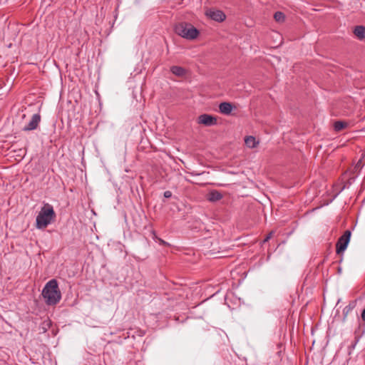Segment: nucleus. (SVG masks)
Returning <instances> with one entry per match:
<instances>
[{"mask_svg":"<svg viewBox=\"0 0 365 365\" xmlns=\"http://www.w3.org/2000/svg\"><path fill=\"white\" fill-rule=\"evenodd\" d=\"M41 295L47 305L57 304L61 299V292L56 279L49 280L44 286Z\"/></svg>","mask_w":365,"mask_h":365,"instance_id":"nucleus-1","label":"nucleus"},{"mask_svg":"<svg viewBox=\"0 0 365 365\" xmlns=\"http://www.w3.org/2000/svg\"><path fill=\"white\" fill-rule=\"evenodd\" d=\"M56 217V213L51 205L46 203L41 209L36 219V227L42 230L46 228Z\"/></svg>","mask_w":365,"mask_h":365,"instance_id":"nucleus-2","label":"nucleus"},{"mask_svg":"<svg viewBox=\"0 0 365 365\" xmlns=\"http://www.w3.org/2000/svg\"><path fill=\"white\" fill-rule=\"evenodd\" d=\"M175 33L188 40L195 39L199 35V31L192 24L186 22H180L175 26Z\"/></svg>","mask_w":365,"mask_h":365,"instance_id":"nucleus-3","label":"nucleus"},{"mask_svg":"<svg viewBox=\"0 0 365 365\" xmlns=\"http://www.w3.org/2000/svg\"><path fill=\"white\" fill-rule=\"evenodd\" d=\"M351 232L350 230H346L344 233L339 238L336 244V252L338 255H341L346 250L349 242Z\"/></svg>","mask_w":365,"mask_h":365,"instance_id":"nucleus-4","label":"nucleus"},{"mask_svg":"<svg viewBox=\"0 0 365 365\" xmlns=\"http://www.w3.org/2000/svg\"><path fill=\"white\" fill-rule=\"evenodd\" d=\"M205 14L211 19L217 22H222L226 19V15L221 10L210 9L206 11Z\"/></svg>","mask_w":365,"mask_h":365,"instance_id":"nucleus-5","label":"nucleus"},{"mask_svg":"<svg viewBox=\"0 0 365 365\" xmlns=\"http://www.w3.org/2000/svg\"><path fill=\"white\" fill-rule=\"evenodd\" d=\"M197 123L205 126L214 125L217 124V118L208 114H202L198 117Z\"/></svg>","mask_w":365,"mask_h":365,"instance_id":"nucleus-6","label":"nucleus"},{"mask_svg":"<svg viewBox=\"0 0 365 365\" xmlns=\"http://www.w3.org/2000/svg\"><path fill=\"white\" fill-rule=\"evenodd\" d=\"M41 121V115L38 113L34 114L29 123L23 128V130L29 131L37 128Z\"/></svg>","mask_w":365,"mask_h":365,"instance_id":"nucleus-7","label":"nucleus"},{"mask_svg":"<svg viewBox=\"0 0 365 365\" xmlns=\"http://www.w3.org/2000/svg\"><path fill=\"white\" fill-rule=\"evenodd\" d=\"M235 107L229 102H222L219 105V110L222 114L229 115Z\"/></svg>","mask_w":365,"mask_h":365,"instance_id":"nucleus-8","label":"nucleus"},{"mask_svg":"<svg viewBox=\"0 0 365 365\" xmlns=\"http://www.w3.org/2000/svg\"><path fill=\"white\" fill-rule=\"evenodd\" d=\"M222 198V195L217 190H212L207 195V200L210 202H216Z\"/></svg>","mask_w":365,"mask_h":365,"instance_id":"nucleus-9","label":"nucleus"},{"mask_svg":"<svg viewBox=\"0 0 365 365\" xmlns=\"http://www.w3.org/2000/svg\"><path fill=\"white\" fill-rule=\"evenodd\" d=\"M354 35L359 39L365 38V27L363 26H356L354 29Z\"/></svg>","mask_w":365,"mask_h":365,"instance_id":"nucleus-10","label":"nucleus"},{"mask_svg":"<svg viewBox=\"0 0 365 365\" xmlns=\"http://www.w3.org/2000/svg\"><path fill=\"white\" fill-rule=\"evenodd\" d=\"M245 145L250 148H255L259 142L256 140V138L253 136H247L245 139Z\"/></svg>","mask_w":365,"mask_h":365,"instance_id":"nucleus-11","label":"nucleus"},{"mask_svg":"<svg viewBox=\"0 0 365 365\" xmlns=\"http://www.w3.org/2000/svg\"><path fill=\"white\" fill-rule=\"evenodd\" d=\"M170 71L175 76L181 77L185 74V69L182 67L173 66L170 68Z\"/></svg>","mask_w":365,"mask_h":365,"instance_id":"nucleus-12","label":"nucleus"},{"mask_svg":"<svg viewBox=\"0 0 365 365\" xmlns=\"http://www.w3.org/2000/svg\"><path fill=\"white\" fill-rule=\"evenodd\" d=\"M348 123L344 121H336L334 123V129L336 132H339L342 130L344 128H346Z\"/></svg>","mask_w":365,"mask_h":365,"instance_id":"nucleus-13","label":"nucleus"},{"mask_svg":"<svg viewBox=\"0 0 365 365\" xmlns=\"http://www.w3.org/2000/svg\"><path fill=\"white\" fill-rule=\"evenodd\" d=\"M284 14L281 11H277L274 14V18L275 21L278 22L283 21L284 20Z\"/></svg>","mask_w":365,"mask_h":365,"instance_id":"nucleus-14","label":"nucleus"},{"mask_svg":"<svg viewBox=\"0 0 365 365\" xmlns=\"http://www.w3.org/2000/svg\"><path fill=\"white\" fill-rule=\"evenodd\" d=\"M273 232H270L267 235V237H265V239L264 240V242H267L269 239L272 238V235H273Z\"/></svg>","mask_w":365,"mask_h":365,"instance_id":"nucleus-15","label":"nucleus"},{"mask_svg":"<svg viewBox=\"0 0 365 365\" xmlns=\"http://www.w3.org/2000/svg\"><path fill=\"white\" fill-rule=\"evenodd\" d=\"M163 195L166 198H170L172 196V192L169 190H167V191L164 192Z\"/></svg>","mask_w":365,"mask_h":365,"instance_id":"nucleus-16","label":"nucleus"},{"mask_svg":"<svg viewBox=\"0 0 365 365\" xmlns=\"http://www.w3.org/2000/svg\"><path fill=\"white\" fill-rule=\"evenodd\" d=\"M361 319L365 322V309L361 313Z\"/></svg>","mask_w":365,"mask_h":365,"instance_id":"nucleus-17","label":"nucleus"},{"mask_svg":"<svg viewBox=\"0 0 365 365\" xmlns=\"http://www.w3.org/2000/svg\"><path fill=\"white\" fill-rule=\"evenodd\" d=\"M351 307L349 306H346L344 309V312H346V313L350 310Z\"/></svg>","mask_w":365,"mask_h":365,"instance_id":"nucleus-18","label":"nucleus"},{"mask_svg":"<svg viewBox=\"0 0 365 365\" xmlns=\"http://www.w3.org/2000/svg\"><path fill=\"white\" fill-rule=\"evenodd\" d=\"M160 244H163V245H165V244H167V243H166L164 240H160Z\"/></svg>","mask_w":365,"mask_h":365,"instance_id":"nucleus-19","label":"nucleus"},{"mask_svg":"<svg viewBox=\"0 0 365 365\" xmlns=\"http://www.w3.org/2000/svg\"><path fill=\"white\" fill-rule=\"evenodd\" d=\"M360 164H361V160L357 163L356 166H357V167H358V166H359V165H360Z\"/></svg>","mask_w":365,"mask_h":365,"instance_id":"nucleus-20","label":"nucleus"}]
</instances>
